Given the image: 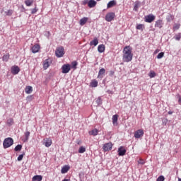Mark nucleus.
<instances>
[{
	"mask_svg": "<svg viewBox=\"0 0 181 181\" xmlns=\"http://www.w3.org/2000/svg\"><path fill=\"white\" fill-rule=\"evenodd\" d=\"M133 57L132 47L129 45L124 47L123 49L122 61L124 62V63H129V62H132Z\"/></svg>",
	"mask_w": 181,
	"mask_h": 181,
	"instance_id": "1",
	"label": "nucleus"
},
{
	"mask_svg": "<svg viewBox=\"0 0 181 181\" xmlns=\"http://www.w3.org/2000/svg\"><path fill=\"white\" fill-rule=\"evenodd\" d=\"M13 145V139L8 137L4 139L3 143V146L4 149H6V148H11Z\"/></svg>",
	"mask_w": 181,
	"mask_h": 181,
	"instance_id": "2",
	"label": "nucleus"
},
{
	"mask_svg": "<svg viewBox=\"0 0 181 181\" xmlns=\"http://www.w3.org/2000/svg\"><path fill=\"white\" fill-rule=\"evenodd\" d=\"M64 47L62 46L57 47L55 50V55L57 57H63L64 56Z\"/></svg>",
	"mask_w": 181,
	"mask_h": 181,
	"instance_id": "3",
	"label": "nucleus"
},
{
	"mask_svg": "<svg viewBox=\"0 0 181 181\" xmlns=\"http://www.w3.org/2000/svg\"><path fill=\"white\" fill-rule=\"evenodd\" d=\"M156 16L153 14H149L144 17V22H146L147 23H152L153 21L156 19Z\"/></svg>",
	"mask_w": 181,
	"mask_h": 181,
	"instance_id": "4",
	"label": "nucleus"
},
{
	"mask_svg": "<svg viewBox=\"0 0 181 181\" xmlns=\"http://www.w3.org/2000/svg\"><path fill=\"white\" fill-rule=\"evenodd\" d=\"M114 18H115V13H107L105 16V21H107V22H111L114 21Z\"/></svg>",
	"mask_w": 181,
	"mask_h": 181,
	"instance_id": "5",
	"label": "nucleus"
},
{
	"mask_svg": "<svg viewBox=\"0 0 181 181\" xmlns=\"http://www.w3.org/2000/svg\"><path fill=\"white\" fill-rule=\"evenodd\" d=\"M52 59L49 58V59H45L43 62L44 70H47V69H49V67L50 66V64H52Z\"/></svg>",
	"mask_w": 181,
	"mask_h": 181,
	"instance_id": "6",
	"label": "nucleus"
},
{
	"mask_svg": "<svg viewBox=\"0 0 181 181\" xmlns=\"http://www.w3.org/2000/svg\"><path fill=\"white\" fill-rule=\"evenodd\" d=\"M62 70L63 74H67V73H69V71H70V70H71V67L70 66V64H64L62 66Z\"/></svg>",
	"mask_w": 181,
	"mask_h": 181,
	"instance_id": "7",
	"label": "nucleus"
},
{
	"mask_svg": "<svg viewBox=\"0 0 181 181\" xmlns=\"http://www.w3.org/2000/svg\"><path fill=\"white\" fill-rule=\"evenodd\" d=\"M53 144V141H52V139L50 138H45L43 139V145L46 146V148H49V146H52V144Z\"/></svg>",
	"mask_w": 181,
	"mask_h": 181,
	"instance_id": "8",
	"label": "nucleus"
},
{
	"mask_svg": "<svg viewBox=\"0 0 181 181\" xmlns=\"http://www.w3.org/2000/svg\"><path fill=\"white\" fill-rule=\"evenodd\" d=\"M103 149L104 152H108V151H111L112 149V143H106L103 145Z\"/></svg>",
	"mask_w": 181,
	"mask_h": 181,
	"instance_id": "9",
	"label": "nucleus"
},
{
	"mask_svg": "<svg viewBox=\"0 0 181 181\" xmlns=\"http://www.w3.org/2000/svg\"><path fill=\"white\" fill-rule=\"evenodd\" d=\"M118 155L119 156H124L125 153H127V149H125V147L124 146H120L118 150Z\"/></svg>",
	"mask_w": 181,
	"mask_h": 181,
	"instance_id": "10",
	"label": "nucleus"
},
{
	"mask_svg": "<svg viewBox=\"0 0 181 181\" xmlns=\"http://www.w3.org/2000/svg\"><path fill=\"white\" fill-rule=\"evenodd\" d=\"M141 136H144V131L139 129L134 132V138L139 139Z\"/></svg>",
	"mask_w": 181,
	"mask_h": 181,
	"instance_id": "11",
	"label": "nucleus"
},
{
	"mask_svg": "<svg viewBox=\"0 0 181 181\" xmlns=\"http://www.w3.org/2000/svg\"><path fill=\"white\" fill-rule=\"evenodd\" d=\"M11 71L12 74L16 75L21 71V69H19V66H13L11 69Z\"/></svg>",
	"mask_w": 181,
	"mask_h": 181,
	"instance_id": "12",
	"label": "nucleus"
},
{
	"mask_svg": "<svg viewBox=\"0 0 181 181\" xmlns=\"http://www.w3.org/2000/svg\"><path fill=\"white\" fill-rule=\"evenodd\" d=\"M163 20H157L155 23V28H158V29H162L163 28Z\"/></svg>",
	"mask_w": 181,
	"mask_h": 181,
	"instance_id": "13",
	"label": "nucleus"
},
{
	"mask_svg": "<svg viewBox=\"0 0 181 181\" xmlns=\"http://www.w3.org/2000/svg\"><path fill=\"white\" fill-rule=\"evenodd\" d=\"M40 50V45L39 44H35L31 47V52L33 53H37Z\"/></svg>",
	"mask_w": 181,
	"mask_h": 181,
	"instance_id": "14",
	"label": "nucleus"
},
{
	"mask_svg": "<svg viewBox=\"0 0 181 181\" xmlns=\"http://www.w3.org/2000/svg\"><path fill=\"white\" fill-rule=\"evenodd\" d=\"M105 74V69L102 68L100 69L98 75V78H103Z\"/></svg>",
	"mask_w": 181,
	"mask_h": 181,
	"instance_id": "15",
	"label": "nucleus"
},
{
	"mask_svg": "<svg viewBox=\"0 0 181 181\" xmlns=\"http://www.w3.org/2000/svg\"><path fill=\"white\" fill-rule=\"evenodd\" d=\"M97 5V1L95 0H89L88 6V8H95Z\"/></svg>",
	"mask_w": 181,
	"mask_h": 181,
	"instance_id": "16",
	"label": "nucleus"
},
{
	"mask_svg": "<svg viewBox=\"0 0 181 181\" xmlns=\"http://www.w3.org/2000/svg\"><path fill=\"white\" fill-rule=\"evenodd\" d=\"M98 52H99V53H104V52H105V45H98Z\"/></svg>",
	"mask_w": 181,
	"mask_h": 181,
	"instance_id": "17",
	"label": "nucleus"
},
{
	"mask_svg": "<svg viewBox=\"0 0 181 181\" xmlns=\"http://www.w3.org/2000/svg\"><path fill=\"white\" fill-rule=\"evenodd\" d=\"M88 21V18L87 17H83V18H81L79 21L81 26H84V25L87 23Z\"/></svg>",
	"mask_w": 181,
	"mask_h": 181,
	"instance_id": "18",
	"label": "nucleus"
},
{
	"mask_svg": "<svg viewBox=\"0 0 181 181\" xmlns=\"http://www.w3.org/2000/svg\"><path fill=\"white\" fill-rule=\"evenodd\" d=\"M69 170H70V166L69 165H65L64 166L62 170H61V173H67V172H69Z\"/></svg>",
	"mask_w": 181,
	"mask_h": 181,
	"instance_id": "19",
	"label": "nucleus"
},
{
	"mask_svg": "<svg viewBox=\"0 0 181 181\" xmlns=\"http://www.w3.org/2000/svg\"><path fill=\"white\" fill-rule=\"evenodd\" d=\"M89 135H93V136H96V135H98V129H94L91 131L88 132Z\"/></svg>",
	"mask_w": 181,
	"mask_h": 181,
	"instance_id": "20",
	"label": "nucleus"
},
{
	"mask_svg": "<svg viewBox=\"0 0 181 181\" xmlns=\"http://www.w3.org/2000/svg\"><path fill=\"white\" fill-rule=\"evenodd\" d=\"M98 45V38L95 37L92 41L90 42V46H97Z\"/></svg>",
	"mask_w": 181,
	"mask_h": 181,
	"instance_id": "21",
	"label": "nucleus"
},
{
	"mask_svg": "<svg viewBox=\"0 0 181 181\" xmlns=\"http://www.w3.org/2000/svg\"><path fill=\"white\" fill-rule=\"evenodd\" d=\"M115 5H117V2L114 0L110 1L107 5V8H112L113 6H115Z\"/></svg>",
	"mask_w": 181,
	"mask_h": 181,
	"instance_id": "22",
	"label": "nucleus"
},
{
	"mask_svg": "<svg viewBox=\"0 0 181 181\" xmlns=\"http://www.w3.org/2000/svg\"><path fill=\"white\" fill-rule=\"evenodd\" d=\"M43 179V177L42 175H35L33 177L32 181H42Z\"/></svg>",
	"mask_w": 181,
	"mask_h": 181,
	"instance_id": "23",
	"label": "nucleus"
},
{
	"mask_svg": "<svg viewBox=\"0 0 181 181\" xmlns=\"http://www.w3.org/2000/svg\"><path fill=\"white\" fill-rule=\"evenodd\" d=\"M90 86L92 87V88H95V87H98V81H97V80L95 79H93L91 81L90 83Z\"/></svg>",
	"mask_w": 181,
	"mask_h": 181,
	"instance_id": "24",
	"label": "nucleus"
},
{
	"mask_svg": "<svg viewBox=\"0 0 181 181\" xmlns=\"http://www.w3.org/2000/svg\"><path fill=\"white\" fill-rule=\"evenodd\" d=\"M33 91V88L32 86H28L25 87V93L26 94H30Z\"/></svg>",
	"mask_w": 181,
	"mask_h": 181,
	"instance_id": "25",
	"label": "nucleus"
},
{
	"mask_svg": "<svg viewBox=\"0 0 181 181\" xmlns=\"http://www.w3.org/2000/svg\"><path fill=\"white\" fill-rule=\"evenodd\" d=\"M9 57H11V55L9 54V53L4 54L2 57L3 62H8L9 60Z\"/></svg>",
	"mask_w": 181,
	"mask_h": 181,
	"instance_id": "26",
	"label": "nucleus"
},
{
	"mask_svg": "<svg viewBox=\"0 0 181 181\" xmlns=\"http://www.w3.org/2000/svg\"><path fill=\"white\" fill-rule=\"evenodd\" d=\"M112 119L113 125H115L118 122V115H113Z\"/></svg>",
	"mask_w": 181,
	"mask_h": 181,
	"instance_id": "27",
	"label": "nucleus"
},
{
	"mask_svg": "<svg viewBox=\"0 0 181 181\" xmlns=\"http://www.w3.org/2000/svg\"><path fill=\"white\" fill-rule=\"evenodd\" d=\"M24 135H25L24 142H28V141L29 140V136H30V132H25Z\"/></svg>",
	"mask_w": 181,
	"mask_h": 181,
	"instance_id": "28",
	"label": "nucleus"
},
{
	"mask_svg": "<svg viewBox=\"0 0 181 181\" xmlns=\"http://www.w3.org/2000/svg\"><path fill=\"white\" fill-rule=\"evenodd\" d=\"M136 29L138 30H144V29H145V25L144 24H139L136 25Z\"/></svg>",
	"mask_w": 181,
	"mask_h": 181,
	"instance_id": "29",
	"label": "nucleus"
},
{
	"mask_svg": "<svg viewBox=\"0 0 181 181\" xmlns=\"http://www.w3.org/2000/svg\"><path fill=\"white\" fill-rule=\"evenodd\" d=\"M179 29H180V24L175 23L173 27V31L175 32V30H179Z\"/></svg>",
	"mask_w": 181,
	"mask_h": 181,
	"instance_id": "30",
	"label": "nucleus"
},
{
	"mask_svg": "<svg viewBox=\"0 0 181 181\" xmlns=\"http://www.w3.org/2000/svg\"><path fill=\"white\" fill-rule=\"evenodd\" d=\"M25 4L26 6H32V5L33 4V0H26L25 1Z\"/></svg>",
	"mask_w": 181,
	"mask_h": 181,
	"instance_id": "31",
	"label": "nucleus"
},
{
	"mask_svg": "<svg viewBox=\"0 0 181 181\" xmlns=\"http://www.w3.org/2000/svg\"><path fill=\"white\" fill-rule=\"evenodd\" d=\"M13 13V10H8L7 11H5V14L6 16H12V14Z\"/></svg>",
	"mask_w": 181,
	"mask_h": 181,
	"instance_id": "32",
	"label": "nucleus"
},
{
	"mask_svg": "<svg viewBox=\"0 0 181 181\" xmlns=\"http://www.w3.org/2000/svg\"><path fill=\"white\" fill-rule=\"evenodd\" d=\"M148 76H149L150 78H153V77L156 76V73H155V71H151Z\"/></svg>",
	"mask_w": 181,
	"mask_h": 181,
	"instance_id": "33",
	"label": "nucleus"
},
{
	"mask_svg": "<svg viewBox=\"0 0 181 181\" xmlns=\"http://www.w3.org/2000/svg\"><path fill=\"white\" fill-rule=\"evenodd\" d=\"M139 8V1H136L134 6V11H138Z\"/></svg>",
	"mask_w": 181,
	"mask_h": 181,
	"instance_id": "34",
	"label": "nucleus"
},
{
	"mask_svg": "<svg viewBox=\"0 0 181 181\" xmlns=\"http://www.w3.org/2000/svg\"><path fill=\"white\" fill-rule=\"evenodd\" d=\"M86 152V147L81 146L78 149V153H84Z\"/></svg>",
	"mask_w": 181,
	"mask_h": 181,
	"instance_id": "35",
	"label": "nucleus"
},
{
	"mask_svg": "<svg viewBox=\"0 0 181 181\" xmlns=\"http://www.w3.org/2000/svg\"><path fill=\"white\" fill-rule=\"evenodd\" d=\"M71 68L74 69V70H76V69H77V62L74 61L71 62Z\"/></svg>",
	"mask_w": 181,
	"mask_h": 181,
	"instance_id": "36",
	"label": "nucleus"
},
{
	"mask_svg": "<svg viewBox=\"0 0 181 181\" xmlns=\"http://www.w3.org/2000/svg\"><path fill=\"white\" fill-rule=\"evenodd\" d=\"M21 149H22V145L18 144L15 147L14 151H16V152H18V151H21Z\"/></svg>",
	"mask_w": 181,
	"mask_h": 181,
	"instance_id": "37",
	"label": "nucleus"
},
{
	"mask_svg": "<svg viewBox=\"0 0 181 181\" xmlns=\"http://www.w3.org/2000/svg\"><path fill=\"white\" fill-rule=\"evenodd\" d=\"M174 39H175V40H180L181 39V34L178 33L177 35H175Z\"/></svg>",
	"mask_w": 181,
	"mask_h": 181,
	"instance_id": "38",
	"label": "nucleus"
},
{
	"mask_svg": "<svg viewBox=\"0 0 181 181\" xmlns=\"http://www.w3.org/2000/svg\"><path fill=\"white\" fill-rule=\"evenodd\" d=\"M164 56H165V52H160L157 56V59H162V57H163Z\"/></svg>",
	"mask_w": 181,
	"mask_h": 181,
	"instance_id": "39",
	"label": "nucleus"
},
{
	"mask_svg": "<svg viewBox=\"0 0 181 181\" xmlns=\"http://www.w3.org/2000/svg\"><path fill=\"white\" fill-rule=\"evenodd\" d=\"M23 156H25V153H23V154L20 155L18 157L17 160H18V162H21V160H22V159H23Z\"/></svg>",
	"mask_w": 181,
	"mask_h": 181,
	"instance_id": "40",
	"label": "nucleus"
},
{
	"mask_svg": "<svg viewBox=\"0 0 181 181\" xmlns=\"http://www.w3.org/2000/svg\"><path fill=\"white\" fill-rule=\"evenodd\" d=\"M156 181H165V177L163 175H160L157 178Z\"/></svg>",
	"mask_w": 181,
	"mask_h": 181,
	"instance_id": "41",
	"label": "nucleus"
},
{
	"mask_svg": "<svg viewBox=\"0 0 181 181\" xmlns=\"http://www.w3.org/2000/svg\"><path fill=\"white\" fill-rule=\"evenodd\" d=\"M37 11L38 9H37V7H36V4H35V7L31 10V13L35 14L36 13V12H37Z\"/></svg>",
	"mask_w": 181,
	"mask_h": 181,
	"instance_id": "42",
	"label": "nucleus"
},
{
	"mask_svg": "<svg viewBox=\"0 0 181 181\" xmlns=\"http://www.w3.org/2000/svg\"><path fill=\"white\" fill-rule=\"evenodd\" d=\"M139 165H145V160L144 159L140 158L139 160H138Z\"/></svg>",
	"mask_w": 181,
	"mask_h": 181,
	"instance_id": "43",
	"label": "nucleus"
},
{
	"mask_svg": "<svg viewBox=\"0 0 181 181\" xmlns=\"http://www.w3.org/2000/svg\"><path fill=\"white\" fill-rule=\"evenodd\" d=\"M7 124H8V125H12V124H13V119H12V118L8 119L7 120Z\"/></svg>",
	"mask_w": 181,
	"mask_h": 181,
	"instance_id": "44",
	"label": "nucleus"
},
{
	"mask_svg": "<svg viewBox=\"0 0 181 181\" xmlns=\"http://www.w3.org/2000/svg\"><path fill=\"white\" fill-rule=\"evenodd\" d=\"M33 100V98L32 95H29V96L27 97V101L30 102V101H32Z\"/></svg>",
	"mask_w": 181,
	"mask_h": 181,
	"instance_id": "45",
	"label": "nucleus"
},
{
	"mask_svg": "<svg viewBox=\"0 0 181 181\" xmlns=\"http://www.w3.org/2000/svg\"><path fill=\"white\" fill-rule=\"evenodd\" d=\"M88 2H89V1L88 0H83V1H82V5H88Z\"/></svg>",
	"mask_w": 181,
	"mask_h": 181,
	"instance_id": "46",
	"label": "nucleus"
},
{
	"mask_svg": "<svg viewBox=\"0 0 181 181\" xmlns=\"http://www.w3.org/2000/svg\"><path fill=\"white\" fill-rule=\"evenodd\" d=\"M177 98H178V103L180 105H181V97H180V95H177Z\"/></svg>",
	"mask_w": 181,
	"mask_h": 181,
	"instance_id": "47",
	"label": "nucleus"
},
{
	"mask_svg": "<svg viewBox=\"0 0 181 181\" xmlns=\"http://www.w3.org/2000/svg\"><path fill=\"white\" fill-rule=\"evenodd\" d=\"M115 74V72H114V71H110V76H114Z\"/></svg>",
	"mask_w": 181,
	"mask_h": 181,
	"instance_id": "48",
	"label": "nucleus"
},
{
	"mask_svg": "<svg viewBox=\"0 0 181 181\" xmlns=\"http://www.w3.org/2000/svg\"><path fill=\"white\" fill-rule=\"evenodd\" d=\"M96 103L98 104H100L101 103V98H98L97 100H96Z\"/></svg>",
	"mask_w": 181,
	"mask_h": 181,
	"instance_id": "49",
	"label": "nucleus"
},
{
	"mask_svg": "<svg viewBox=\"0 0 181 181\" xmlns=\"http://www.w3.org/2000/svg\"><path fill=\"white\" fill-rule=\"evenodd\" d=\"M158 52H159V49H157V50L156 51V53H158Z\"/></svg>",
	"mask_w": 181,
	"mask_h": 181,
	"instance_id": "50",
	"label": "nucleus"
},
{
	"mask_svg": "<svg viewBox=\"0 0 181 181\" xmlns=\"http://www.w3.org/2000/svg\"><path fill=\"white\" fill-rule=\"evenodd\" d=\"M178 181H181V178H178Z\"/></svg>",
	"mask_w": 181,
	"mask_h": 181,
	"instance_id": "51",
	"label": "nucleus"
},
{
	"mask_svg": "<svg viewBox=\"0 0 181 181\" xmlns=\"http://www.w3.org/2000/svg\"><path fill=\"white\" fill-rule=\"evenodd\" d=\"M96 1H101V0H96Z\"/></svg>",
	"mask_w": 181,
	"mask_h": 181,
	"instance_id": "52",
	"label": "nucleus"
}]
</instances>
